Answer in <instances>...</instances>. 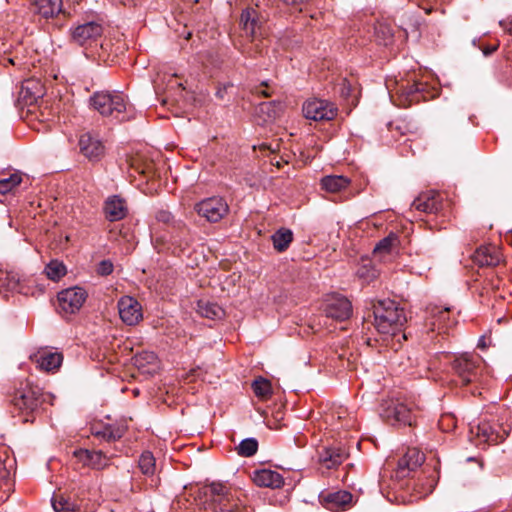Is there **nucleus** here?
<instances>
[{
  "instance_id": "obj_59",
  "label": "nucleus",
  "mask_w": 512,
  "mask_h": 512,
  "mask_svg": "<svg viewBox=\"0 0 512 512\" xmlns=\"http://www.w3.org/2000/svg\"><path fill=\"white\" fill-rule=\"evenodd\" d=\"M195 3H197L199 0H193Z\"/></svg>"
},
{
  "instance_id": "obj_48",
  "label": "nucleus",
  "mask_w": 512,
  "mask_h": 512,
  "mask_svg": "<svg viewBox=\"0 0 512 512\" xmlns=\"http://www.w3.org/2000/svg\"><path fill=\"white\" fill-rule=\"evenodd\" d=\"M376 33H377V35L382 33V35H383V44L384 45H387L391 41V39H392V33L390 31V28L387 27V26L379 25L376 28Z\"/></svg>"
},
{
  "instance_id": "obj_36",
  "label": "nucleus",
  "mask_w": 512,
  "mask_h": 512,
  "mask_svg": "<svg viewBox=\"0 0 512 512\" xmlns=\"http://www.w3.org/2000/svg\"><path fill=\"white\" fill-rule=\"evenodd\" d=\"M253 392L257 397L267 398L271 395V383L265 378L255 379L252 383Z\"/></svg>"
},
{
  "instance_id": "obj_33",
  "label": "nucleus",
  "mask_w": 512,
  "mask_h": 512,
  "mask_svg": "<svg viewBox=\"0 0 512 512\" xmlns=\"http://www.w3.org/2000/svg\"><path fill=\"white\" fill-rule=\"evenodd\" d=\"M258 449V442L255 438H246L242 440L239 445L236 447V451L238 455L242 457H251L253 456Z\"/></svg>"
},
{
  "instance_id": "obj_19",
  "label": "nucleus",
  "mask_w": 512,
  "mask_h": 512,
  "mask_svg": "<svg viewBox=\"0 0 512 512\" xmlns=\"http://www.w3.org/2000/svg\"><path fill=\"white\" fill-rule=\"evenodd\" d=\"M103 209L106 219L110 222L119 221L128 213L125 200L117 195L108 197Z\"/></svg>"
},
{
  "instance_id": "obj_17",
  "label": "nucleus",
  "mask_w": 512,
  "mask_h": 512,
  "mask_svg": "<svg viewBox=\"0 0 512 512\" xmlns=\"http://www.w3.org/2000/svg\"><path fill=\"white\" fill-rule=\"evenodd\" d=\"M31 360L38 369L45 372H54L61 366L63 356L59 352L41 350L31 356Z\"/></svg>"
},
{
  "instance_id": "obj_25",
  "label": "nucleus",
  "mask_w": 512,
  "mask_h": 512,
  "mask_svg": "<svg viewBox=\"0 0 512 512\" xmlns=\"http://www.w3.org/2000/svg\"><path fill=\"white\" fill-rule=\"evenodd\" d=\"M347 457V452L342 447H329L325 448L319 456L320 462L326 468L331 469L340 465Z\"/></svg>"
},
{
  "instance_id": "obj_42",
  "label": "nucleus",
  "mask_w": 512,
  "mask_h": 512,
  "mask_svg": "<svg viewBox=\"0 0 512 512\" xmlns=\"http://www.w3.org/2000/svg\"><path fill=\"white\" fill-rule=\"evenodd\" d=\"M109 427V441H115L120 439L126 431L124 424H108Z\"/></svg>"
},
{
  "instance_id": "obj_13",
  "label": "nucleus",
  "mask_w": 512,
  "mask_h": 512,
  "mask_svg": "<svg viewBox=\"0 0 512 512\" xmlns=\"http://www.w3.org/2000/svg\"><path fill=\"white\" fill-rule=\"evenodd\" d=\"M471 433L475 434L480 442L488 445H496L503 442L508 436V432L500 425H492L484 422L471 428Z\"/></svg>"
},
{
  "instance_id": "obj_45",
  "label": "nucleus",
  "mask_w": 512,
  "mask_h": 512,
  "mask_svg": "<svg viewBox=\"0 0 512 512\" xmlns=\"http://www.w3.org/2000/svg\"><path fill=\"white\" fill-rule=\"evenodd\" d=\"M74 457L84 466L90 468L91 451L87 449H77L73 452Z\"/></svg>"
},
{
  "instance_id": "obj_21",
  "label": "nucleus",
  "mask_w": 512,
  "mask_h": 512,
  "mask_svg": "<svg viewBox=\"0 0 512 512\" xmlns=\"http://www.w3.org/2000/svg\"><path fill=\"white\" fill-rule=\"evenodd\" d=\"M424 462V455L417 449H409L398 461V474L405 477Z\"/></svg>"
},
{
  "instance_id": "obj_12",
  "label": "nucleus",
  "mask_w": 512,
  "mask_h": 512,
  "mask_svg": "<svg viewBox=\"0 0 512 512\" xmlns=\"http://www.w3.org/2000/svg\"><path fill=\"white\" fill-rule=\"evenodd\" d=\"M443 196L435 190L421 192L412 202V207L426 214H437L443 209Z\"/></svg>"
},
{
  "instance_id": "obj_55",
  "label": "nucleus",
  "mask_w": 512,
  "mask_h": 512,
  "mask_svg": "<svg viewBox=\"0 0 512 512\" xmlns=\"http://www.w3.org/2000/svg\"><path fill=\"white\" fill-rule=\"evenodd\" d=\"M231 84L224 85L223 87H219L215 93L216 97L219 99H224L225 93L228 88H231Z\"/></svg>"
},
{
  "instance_id": "obj_7",
  "label": "nucleus",
  "mask_w": 512,
  "mask_h": 512,
  "mask_svg": "<svg viewBox=\"0 0 512 512\" xmlns=\"http://www.w3.org/2000/svg\"><path fill=\"white\" fill-rule=\"evenodd\" d=\"M87 292L81 287H71L62 290L57 295L58 310L64 315L75 314L83 306Z\"/></svg>"
},
{
  "instance_id": "obj_30",
  "label": "nucleus",
  "mask_w": 512,
  "mask_h": 512,
  "mask_svg": "<svg viewBox=\"0 0 512 512\" xmlns=\"http://www.w3.org/2000/svg\"><path fill=\"white\" fill-rule=\"evenodd\" d=\"M271 238L274 248L278 252H284L288 249L293 240V232L288 228H280Z\"/></svg>"
},
{
  "instance_id": "obj_20",
  "label": "nucleus",
  "mask_w": 512,
  "mask_h": 512,
  "mask_svg": "<svg viewBox=\"0 0 512 512\" xmlns=\"http://www.w3.org/2000/svg\"><path fill=\"white\" fill-rule=\"evenodd\" d=\"M32 11L45 19L54 18L63 12L62 0H30Z\"/></svg>"
},
{
  "instance_id": "obj_52",
  "label": "nucleus",
  "mask_w": 512,
  "mask_h": 512,
  "mask_svg": "<svg viewBox=\"0 0 512 512\" xmlns=\"http://www.w3.org/2000/svg\"><path fill=\"white\" fill-rule=\"evenodd\" d=\"M499 25L510 35H512V17H508L499 22Z\"/></svg>"
},
{
  "instance_id": "obj_8",
  "label": "nucleus",
  "mask_w": 512,
  "mask_h": 512,
  "mask_svg": "<svg viewBox=\"0 0 512 512\" xmlns=\"http://www.w3.org/2000/svg\"><path fill=\"white\" fill-rule=\"evenodd\" d=\"M194 210L209 222L220 221L229 211L228 204L222 197H209L195 204Z\"/></svg>"
},
{
  "instance_id": "obj_35",
  "label": "nucleus",
  "mask_w": 512,
  "mask_h": 512,
  "mask_svg": "<svg viewBox=\"0 0 512 512\" xmlns=\"http://www.w3.org/2000/svg\"><path fill=\"white\" fill-rule=\"evenodd\" d=\"M45 273L49 279L58 281L66 274V267L63 265V263L53 260L46 265Z\"/></svg>"
},
{
  "instance_id": "obj_58",
  "label": "nucleus",
  "mask_w": 512,
  "mask_h": 512,
  "mask_svg": "<svg viewBox=\"0 0 512 512\" xmlns=\"http://www.w3.org/2000/svg\"><path fill=\"white\" fill-rule=\"evenodd\" d=\"M343 86H344L343 89H347L346 94H348L349 93V87H346V80L343 81ZM342 93H344V90H342Z\"/></svg>"
},
{
  "instance_id": "obj_56",
  "label": "nucleus",
  "mask_w": 512,
  "mask_h": 512,
  "mask_svg": "<svg viewBox=\"0 0 512 512\" xmlns=\"http://www.w3.org/2000/svg\"><path fill=\"white\" fill-rule=\"evenodd\" d=\"M433 487H434V484H433V482H431V483L428 485V487L425 489V491H424L423 493H424L425 495H427V494L431 493V492H432V490H433Z\"/></svg>"
},
{
  "instance_id": "obj_4",
  "label": "nucleus",
  "mask_w": 512,
  "mask_h": 512,
  "mask_svg": "<svg viewBox=\"0 0 512 512\" xmlns=\"http://www.w3.org/2000/svg\"><path fill=\"white\" fill-rule=\"evenodd\" d=\"M381 416L393 426H412L417 417L416 405L412 401L390 399L383 404Z\"/></svg>"
},
{
  "instance_id": "obj_53",
  "label": "nucleus",
  "mask_w": 512,
  "mask_h": 512,
  "mask_svg": "<svg viewBox=\"0 0 512 512\" xmlns=\"http://www.w3.org/2000/svg\"><path fill=\"white\" fill-rule=\"evenodd\" d=\"M9 478V471L7 470L5 463L0 460V481H6Z\"/></svg>"
},
{
  "instance_id": "obj_26",
  "label": "nucleus",
  "mask_w": 512,
  "mask_h": 512,
  "mask_svg": "<svg viewBox=\"0 0 512 512\" xmlns=\"http://www.w3.org/2000/svg\"><path fill=\"white\" fill-rule=\"evenodd\" d=\"M25 293L24 284L15 272H5L0 274V294L6 297V292Z\"/></svg>"
},
{
  "instance_id": "obj_44",
  "label": "nucleus",
  "mask_w": 512,
  "mask_h": 512,
  "mask_svg": "<svg viewBox=\"0 0 512 512\" xmlns=\"http://www.w3.org/2000/svg\"><path fill=\"white\" fill-rule=\"evenodd\" d=\"M157 357L153 352H143L139 353L134 357L135 365L137 366H143L144 362L146 363H154L156 361Z\"/></svg>"
},
{
  "instance_id": "obj_24",
  "label": "nucleus",
  "mask_w": 512,
  "mask_h": 512,
  "mask_svg": "<svg viewBox=\"0 0 512 512\" xmlns=\"http://www.w3.org/2000/svg\"><path fill=\"white\" fill-rule=\"evenodd\" d=\"M205 494L211 496L212 501L218 503L219 507L237 504L232 500L229 487L222 483L213 482L206 487Z\"/></svg>"
},
{
  "instance_id": "obj_47",
  "label": "nucleus",
  "mask_w": 512,
  "mask_h": 512,
  "mask_svg": "<svg viewBox=\"0 0 512 512\" xmlns=\"http://www.w3.org/2000/svg\"><path fill=\"white\" fill-rule=\"evenodd\" d=\"M113 272V264L109 260H102L97 267V273L101 276L110 275Z\"/></svg>"
},
{
  "instance_id": "obj_50",
  "label": "nucleus",
  "mask_w": 512,
  "mask_h": 512,
  "mask_svg": "<svg viewBox=\"0 0 512 512\" xmlns=\"http://www.w3.org/2000/svg\"><path fill=\"white\" fill-rule=\"evenodd\" d=\"M352 415L345 409V408H339L337 411H335L332 414L333 418H336L337 422L340 423L341 421L346 420L348 417H351Z\"/></svg>"
},
{
  "instance_id": "obj_14",
  "label": "nucleus",
  "mask_w": 512,
  "mask_h": 512,
  "mask_svg": "<svg viewBox=\"0 0 512 512\" xmlns=\"http://www.w3.org/2000/svg\"><path fill=\"white\" fill-rule=\"evenodd\" d=\"M117 306L121 320L129 326L136 325L143 317L140 303L131 296L121 297Z\"/></svg>"
},
{
  "instance_id": "obj_16",
  "label": "nucleus",
  "mask_w": 512,
  "mask_h": 512,
  "mask_svg": "<svg viewBox=\"0 0 512 512\" xmlns=\"http://www.w3.org/2000/svg\"><path fill=\"white\" fill-rule=\"evenodd\" d=\"M472 260L479 267H494L501 262V253L495 245H482L476 249Z\"/></svg>"
},
{
  "instance_id": "obj_9",
  "label": "nucleus",
  "mask_w": 512,
  "mask_h": 512,
  "mask_svg": "<svg viewBox=\"0 0 512 512\" xmlns=\"http://www.w3.org/2000/svg\"><path fill=\"white\" fill-rule=\"evenodd\" d=\"M103 34L100 23L91 21L71 29V40L80 46H91L96 43Z\"/></svg>"
},
{
  "instance_id": "obj_43",
  "label": "nucleus",
  "mask_w": 512,
  "mask_h": 512,
  "mask_svg": "<svg viewBox=\"0 0 512 512\" xmlns=\"http://www.w3.org/2000/svg\"><path fill=\"white\" fill-rule=\"evenodd\" d=\"M38 88V91L35 92L33 95H31L26 101L32 103L35 101L38 97L41 95V87H38L37 83H34L33 81H26L22 86V93L26 91L25 98L27 97V94L33 89Z\"/></svg>"
},
{
  "instance_id": "obj_49",
  "label": "nucleus",
  "mask_w": 512,
  "mask_h": 512,
  "mask_svg": "<svg viewBox=\"0 0 512 512\" xmlns=\"http://www.w3.org/2000/svg\"><path fill=\"white\" fill-rule=\"evenodd\" d=\"M92 434L97 437H102L103 439L109 441V427L108 424L102 427L101 429H98L97 427H92L91 429Z\"/></svg>"
},
{
  "instance_id": "obj_27",
  "label": "nucleus",
  "mask_w": 512,
  "mask_h": 512,
  "mask_svg": "<svg viewBox=\"0 0 512 512\" xmlns=\"http://www.w3.org/2000/svg\"><path fill=\"white\" fill-rule=\"evenodd\" d=\"M351 180L343 175H327L321 179V188L329 193H337L349 187Z\"/></svg>"
},
{
  "instance_id": "obj_57",
  "label": "nucleus",
  "mask_w": 512,
  "mask_h": 512,
  "mask_svg": "<svg viewBox=\"0 0 512 512\" xmlns=\"http://www.w3.org/2000/svg\"><path fill=\"white\" fill-rule=\"evenodd\" d=\"M486 344H485V341H484V337H481L479 342H478V347L480 348H485Z\"/></svg>"
},
{
  "instance_id": "obj_5",
  "label": "nucleus",
  "mask_w": 512,
  "mask_h": 512,
  "mask_svg": "<svg viewBox=\"0 0 512 512\" xmlns=\"http://www.w3.org/2000/svg\"><path fill=\"white\" fill-rule=\"evenodd\" d=\"M451 368L463 385L478 380L482 371V359L479 355L461 354L453 359Z\"/></svg>"
},
{
  "instance_id": "obj_22",
  "label": "nucleus",
  "mask_w": 512,
  "mask_h": 512,
  "mask_svg": "<svg viewBox=\"0 0 512 512\" xmlns=\"http://www.w3.org/2000/svg\"><path fill=\"white\" fill-rule=\"evenodd\" d=\"M253 482L259 487L280 488L284 484L282 475L270 469L256 470L253 474Z\"/></svg>"
},
{
  "instance_id": "obj_41",
  "label": "nucleus",
  "mask_w": 512,
  "mask_h": 512,
  "mask_svg": "<svg viewBox=\"0 0 512 512\" xmlns=\"http://www.w3.org/2000/svg\"><path fill=\"white\" fill-rule=\"evenodd\" d=\"M395 241H396V236H394V235H389L388 237L383 238L375 246L374 254L381 253V252H389Z\"/></svg>"
},
{
  "instance_id": "obj_1",
  "label": "nucleus",
  "mask_w": 512,
  "mask_h": 512,
  "mask_svg": "<svg viewBox=\"0 0 512 512\" xmlns=\"http://www.w3.org/2000/svg\"><path fill=\"white\" fill-rule=\"evenodd\" d=\"M50 398L51 396L44 393L41 387L25 380L16 387L11 402L23 416L24 422H33L42 405Z\"/></svg>"
},
{
  "instance_id": "obj_40",
  "label": "nucleus",
  "mask_w": 512,
  "mask_h": 512,
  "mask_svg": "<svg viewBox=\"0 0 512 512\" xmlns=\"http://www.w3.org/2000/svg\"><path fill=\"white\" fill-rule=\"evenodd\" d=\"M431 314L434 318V321L432 322V325L433 326H436L438 325V329L440 330L442 327H445L447 326V321L449 319L448 317V314H449V308H433L431 310Z\"/></svg>"
},
{
  "instance_id": "obj_46",
  "label": "nucleus",
  "mask_w": 512,
  "mask_h": 512,
  "mask_svg": "<svg viewBox=\"0 0 512 512\" xmlns=\"http://www.w3.org/2000/svg\"><path fill=\"white\" fill-rule=\"evenodd\" d=\"M333 425H334V428L337 430L343 429V430L349 431V430L356 428L357 422H356V419L354 418V416H351V417H348L346 420L341 421L340 423H333Z\"/></svg>"
},
{
  "instance_id": "obj_31",
  "label": "nucleus",
  "mask_w": 512,
  "mask_h": 512,
  "mask_svg": "<svg viewBox=\"0 0 512 512\" xmlns=\"http://www.w3.org/2000/svg\"><path fill=\"white\" fill-rule=\"evenodd\" d=\"M356 275L365 283H370L376 279L379 275V270L376 268L374 263L369 259H364L359 264Z\"/></svg>"
},
{
  "instance_id": "obj_15",
  "label": "nucleus",
  "mask_w": 512,
  "mask_h": 512,
  "mask_svg": "<svg viewBox=\"0 0 512 512\" xmlns=\"http://www.w3.org/2000/svg\"><path fill=\"white\" fill-rule=\"evenodd\" d=\"M239 25L244 34L253 40L263 34V18L259 16L254 8H247L242 11Z\"/></svg>"
},
{
  "instance_id": "obj_10",
  "label": "nucleus",
  "mask_w": 512,
  "mask_h": 512,
  "mask_svg": "<svg viewBox=\"0 0 512 512\" xmlns=\"http://www.w3.org/2000/svg\"><path fill=\"white\" fill-rule=\"evenodd\" d=\"M323 312L328 318L344 321L352 314V304L344 296L331 295L324 302Z\"/></svg>"
},
{
  "instance_id": "obj_54",
  "label": "nucleus",
  "mask_w": 512,
  "mask_h": 512,
  "mask_svg": "<svg viewBox=\"0 0 512 512\" xmlns=\"http://www.w3.org/2000/svg\"><path fill=\"white\" fill-rule=\"evenodd\" d=\"M499 47V42H497L494 45H487L482 48V52L485 56H490L492 53H494Z\"/></svg>"
},
{
  "instance_id": "obj_2",
  "label": "nucleus",
  "mask_w": 512,
  "mask_h": 512,
  "mask_svg": "<svg viewBox=\"0 0 512 512\" xmlns=\"http://www.w3.org/2000/svg\"><path fill=\"white\" fill-rule=\"evenodd\" d=\"M374 325L381 334L395 335L401 331L407 318L404 309L394 300H378L373 305Z\"/></svg>"
},
{
  "instance_id": "obj_29",
  "label": "nucleus",
  "mask_w": 512,
  "mask_h": 512,
  "mask_svg": "<svg viewBox=\"0 0 512 512\" xmlns=\"http://www.w3.org/2000/svg\"><path fill=\"white\" fill-rule=\"evenodd\" d=\"M51 505L55 512H75L79 509L76 501L63 494H54L51 498Z\"/></svg>"
},
{
  "instance_id": "obj_51",
  "label": "nucleus",
  "mask_w": 512,
  "mask_h": 512,
  "mask_svg": "<svg viewBox=\"0 0 512 512\" xmlns=\"http://www.w3.org/2000/svg\"><path fill=\"white\" fill-rule=\"evenodd\" d=\"M215 512H248L245 508H240L238 504L229 505V506H221L219 507V511Z\"/></svg>"
},
{
  "instance_id": "obj_18",
  "label": "nucleus",
  "mask_w": 512,
  "mask_h": 512,
  "mask_svg": "<svg viewBox=\"0 0 512 512\" xmlns=\"http://www.w3.org/2000/svg\"><path fill=\"white\" fill-rule=\"evenodd\" d=\"M352 501V494L348 491H337L328 493L326 495H320V502L322 505L330 511L344 510L350 505Z\"/></svg>"
},
{
  "instance_id": "obj_23",
  "label": "nucleus",
  "mask_w": 512,
  "mask_h": 512,
  "mask_svg": "<svg viewBox=\"0 0 512 512\" xmlns=\"http://www.w3.org/2000/svg\"><path fill=\"white\" fill-rule=\"evenodd\" d=\"M282 111L280 102H262L256 107V117L259 124H267L274 121Z\"/></svg>"
},
{
  "instance_id": "obj_37",
  "label": "nucleus",
  "mask_w": 512,
  "mask_h": 512,
  "mask_svg": "<svg viewBox=\"0 0 512 512\" xmlns=\"http://www.w3.org/2000/svg\"><path fill=\"white\" fill-rule=\"evenodd\" d=\"M22 181V177L18 173L10 175L8 178L0 179V194H7L16 188Z\"/></svg>"
},
{
  "instance_id": "obj_6",
  "label": "nucleus",
  "mask_w": 512,
  "mask_h": 512,
  "mask_svg": "<svg viewBox=\"0 0 512 512\" xmlns=\"http://www.w3.org/2000/svg\"><path fill=\"white\" fill-rule=\"evenodd\" d=\"M338 113L336 105L325 99H309L303 104L305 118L314 121L333 120Z\"/></svg>"
},
{
  "instance_id": "obj_38",
  "label": "nucleus",
  "mask_w": 512,
  "mask_h": 512,
  "mask_svg": "<svg viewBox=\"0 0 512 512\" xmlns=\"http://www.w3.org/2000/svg\"><path fill=\"white\" fill-rule=\"evenodd\" d=\"M155 218L158 222H161V223H164L167 225H171L172 227L179 229V230L185 226V224L182 221L175 220L172 213L167 210H159L156 213Z\"/></svg>"
},
{
  "instance_id": "obj_28",
  "label": "nucleus",
  "mask_w": 512,
  "mask_h": 512,
  "mask_svg": "<svg viewBox=\"0 0 512 512\" xmlns=\"http://www.w3.org/2000/svg\"><path fill=\"white\" fill-rule=\"evenodd\" d=\"M197 312L205 318L211 320L221 319L225 312L217 303L201 299L197 302Z\"/></svg>"
},
{
  "instance_id": "obj_3",
  "label": "nucleus",
  "mask_w": 512,
  "mask_h": 512,
  "mask_svg": "<svg viewBox=\"0 0 512 512\" xmlns=\"http://www.w3.org/2000/svg\"><path fill=\"white\" fill-rule=\"evenodd\" d=\"M90 105L104 117H113L118 121L132 118L131 106L120 92H95L90 97Z\"/></svg>"
},
{
  "instance_id": "obj_39",
  "label": "nucleus",
  "mask_w": 512,
  "mask_h": 512,
  "mask_svg": "<svg viewBox=\"0 0 512 512\" xmlns=\"http://www.w3.org/2000/svg\"><path fill=\"white\" fill-rule=\"evenodd\" d=\"M109 465V458L101 451H91L90 468L101 470Z\"/></svg>"
},
{
  "instance_id": "obj_32",
  "label": "nucleus",
  "mask_w": 512,
  "mask_h": 512,
  "mask_svg": "<svg viewBox=\"0 0 512 512\" xmlns=\"http://www.w3.org/2000/svg\"><path fill=\"white\" fill-rule=\"evenodd\" d=\"M423 90V84L422 83H406L405 85L402 84L399 87V93L402 97L405 98L409 103L413 101H418V93H420Z\"/></svg>"
},
{
  "instance_id": "obj_34",
  "label": "nucleus",
  "mask_w": 512,
  "mask_h": 512,
  "mask_svg": "<svg viewBox=\"0 0 512 512\" xmlns=\"http://www.w3.org/2000/svg\"><path fill=\"white\" fill-rule=\"evenodd\" d=\"M139 468L144 475L151 476L155 472V458L149 451H145L139 458Z\"/></svg>"
},
{
  "instance_id": "obj_11",
  "label": "nucleus",
  "mask_w": 512,
  "mask_h": 512,
  "mask_svg": "<svg viewBox=\"0 0 512 512\" xmlns=\"http://www.w3.org/2000/svg\"><path fill=\"white\" fill-rule=\"evenodd\" d=\"M80 153L90 162H98L105 154V146L98 135L91 132L83 133L79 138Z\"/></svg>"
}]
</instances>
